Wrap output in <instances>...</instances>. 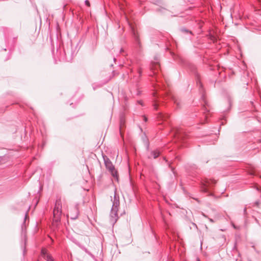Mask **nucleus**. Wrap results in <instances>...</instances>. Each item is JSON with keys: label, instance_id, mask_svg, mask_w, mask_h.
I'll use <instances>...</instances> for the list:
<instances>
[{"label": "nucleus", "instance_id": "4", "mask_svg": "<svg viewBox=\"0 0 261 261\" xmlns=\"http://www.w3.org/2000/svg\"><path fill=\"white\" fill-rule=\"evenodd\" d=\"M124 127V122L122 119H121L120 120V133H122V130L123 128Z\"/></svg>", "mask_w": 261, "mask_h": 261}, {"label": "nucleus", "instance_id": "11", "mask_svg": "<svg viewBox=\"0 0 261 261\" xmlns=\"http://www.w3.org/2000/svg\"><path fill=\"white\" fill-rule=\"evenodd\" d=\"M197 261H200L199 259H197Z\"/></svg>", "mask_w": 261, "mask_h": 261}, {"label": "nucleus", "instance_id": "10", "mask_svg": "<svg viewBox=\"0 0 261 261\" xmlns=\"http://www.w3.org/2000/svg\"><path fill=\"white\" fill-rule=\"evenodd\" d=\"M144 120L146 121H147V118L146 117H144Z\"/></svg>", "mask_w": 261, "mask_h": 261}, {"label": "nucleus", "instance_id": "1", "mask_svg": "<svg viewBox=\"0 0 261 261\" xmlns=\"http://www.w3.org/2000/svg\"><path fill=\"white\" fill-rule=\"evenodd\" d=\"M62 214V204L61 199H57L55 203V206L54 210V220L56 222H58L60 220Z\"/></svg>", "mask_w": 261, "mask_h": 261}, {"label": "nucleus", "instance_id": "2", "mask_svg": "<svg viewBox=\"0 0 261 261\" xmlns=\"http://www.w3.org/2000/svg\"><path fill=\"white\" fill-rule=\"evenodd\" d=\"M105 165L107 168L111 172L112 175L118 179V174L117 172L116 171L114 166L112 164V163L109 161H105Z\"/></svg>", "mask_w": 261, "mask_h": 261}, {"label": "nucleus", "instance_id": "5", "mask_svg": "<svg viewBox=\"0 0 261 261\" xmlns=\"http://www.w3.org/2000/svg\"><path fill=\"white\" fill-rule=\"evenodd\" d=\"M152 154L153 156V158L155 159L160 155V152L158 150L154 151L152 152Z\"/></svg>", "mask_w": 261, "mask_h": 261}, {"label": "nucleus", "instance_id": "6", "mask_svg": "<svg viewBox=\"0 0 261 261\" xmlns=\"http://www.w3.org/2000/svg\"><path fill=\"white\" fill-rule=\"evenodd\" d=\"M46 259L47 261H53V259L52 257L48 254H47L46 256Z\"/></svg>", "mask_w": 261, "mask_h": 261}, {"label": "nucleus", "instance_id": "8", "mask_svg": "<svg viewBox=\"0 0 261 261\" xmlns=\"http://www.w3.org/2000/svg\"><path fill=\"white\" fill-rule=\"evenodd\" d=\"M85 4L86 5L88 6V7H90V2L88 1H86L85 2Z\"/></svg>", "mask_w": 261, "mask_h": 261}, {"label": "nucleus", "instance_id": "7", "mask_svg": "<svg viewBox=\"0 0 261 261\" xmlns=\"http://www.w3.org/2000/svg\"><path fill=\"white\" fill-rule=\"evenodd\" d=\"M42 254L44 255H47V250L46 249H42L41 251Z\"/></svg>", "mask_w": 261, "mask_h": 261}, {"label": "nucleus", "instance_id": "9", "mask_svg": "<svg viewBox=\"0 0 261 261\" xmlns=\"http://www.w3.org/2000/svg\"><path fill=\"white\" fill-rule=\"evenodd\" d=\"M157 67H159V65L158 64V63H156L155 64V68H157Z\"/></svg>", "mask_w": 261, "mask_h": 261}, {"label": "nucleus", "instance_id": "3", "mask_svg": "<svg viewBox=\"0 0 261 261\" xmlns=\"http://www.w3.org/2000/svg\"><path fill=\"white\" fill-rule=\"evenodd\" d=\"M119 205V197L115 194L114 195V199L113 202V205L115 207H117Z\"/></svg>", "mask_w": 261, "mask_h": 261}]
</instances>
